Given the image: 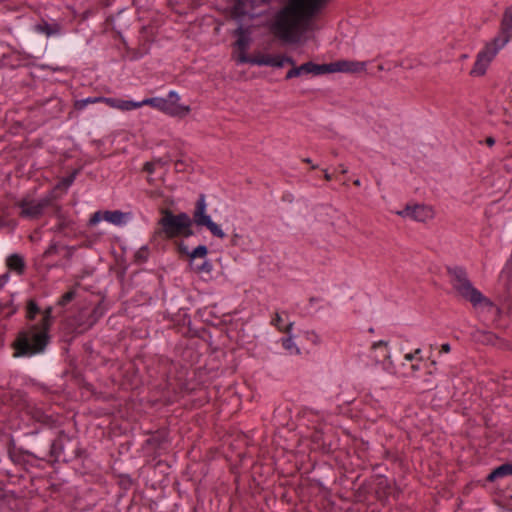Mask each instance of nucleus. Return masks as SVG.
<instances>
[{"label":"nucleus","instance_id":"f257e3e1","mask_svg":"<svg viewBox=\"0 0 512 512\" xmlns=\"http://www.w3.org/2000/svg\"><path fill=\"white\" fill-rule=\"evenodd\" d=\"M324 0H289L275 15L272 30L279 39L294 43L310 28Z\"/></svg>","mask_w":512,"mask_h":512},{"label":"nucleus","instance_id":"f03ea898","mask_svg":"<svg viewBox=\"0 0 512 512\" xmlns=\"http://www.w3.org/2000/svg\"><path fill=\"white\" fill-rule=\"evenodd\" d=\"M53 308L47 307L38 323L21 331L13 343L14 357H33L45 351L49 343V330L53 320Z\"/></svg>","mask_w":512,"mask_h":512},{"label":"nucleus","instance_id":"7ed1b4c3","mask_svg":"<svg viewBox=\"0 0 512 512\" xmlns=\"http://www.w3.org/2000/svg\"><path fill=\"white\" fill-rule=\"evenodd\" d=\"M450 282L456 293L469 301L483 321H491L498 313L497 307L479 290L473 287L467 272L462 267L448 268Z\"/></svg>","mask_w":512,"mask_h":512},{"label":"nucleus","instance_id":"20e7f679","mask_svg":"<svg viewBox=\"0 0 512 512\" xmlns=\"http://www.w3.org/2000/svg\"><path fill=\"white\" fill-rule=\"evenodd\" d=\"M512 41V5L505 8L498 34L477 55L471 75L481 76L496 54Z\"/></svg>","mask_w":512,"mask_h":512},{"label":"nucleus","instance_id":"39448f33","mask_svg":"<svg viewBox=\"0 0 512 512\" xmlns=\"http://www.w3.org/2000/svg\"><path fill=\"white\" fill-rule=\"evenodd\" d=\"M0 405H21V409L33 421L49 427L56 423L54 414L50 411V409H46L44 404L26 401L22 398L21 394L13 393L11 390L4 387H0Z\"/></svg>","mask_w":512,"mask_h":512},{"label":"nucleus","instance_id":"423d86ee","mask_svg":"<svg viewBox=\"0 0 512 512\" xmlns=\"http://www.w3.org/2000/svg\"><path fill=\"white\" fill-rule=\"evenodd\" d=\"M155 234L165 239L188 238L193 235L192 220L186 213L174 214L164 210Z\"/></svg>","mask_w":512,"mask_h":512},{"label":"nucleus","instance_id":"0eeeda50","mask_svg":"<svg viewBox=\"0 0 512 512\" xmlns=\"http://www.w3.org/2000/svg\"><path fill=\"white\" fill-rule=\"evenodd\" d=\"M191 220L192 223L194 222L198 227L207 228L213 236L221 239L225 237V233L221 227L214 223L210 215L207 214V203L204 195H200L196 201L193 218Z\"/></svg>","mask_w":512,"mask_h":512},{"label":"nucleus","instance_id":"6e6552de","mask_svg":"<svg viewBox=\"0 0 512 512\" xmlns=\"http://www.w3.org/2000/svg\"><path fill=\"white\" fill-rule=\"evenodd\" d=\"M370 358L380 364L382 369L389 374H396V367L391 360L390 350L386 341L374 342L370 349Z\"/></svg>","mask_w":512,"mask_h":512},{"label":"nucleus","instance_id":"1a4fd4ad","mask_svg":"<svg viewBox=\"0 0 512 512\" xmlns=\"http://www.w3.org/2000/svg\"><path fill=\"white\" fill-rule=\"evenodd\" d=\"M48 199L35 200L32 198H23L18 203L19 215L27 219H36L40 217L44 209L48 206Z\"/></svg>","mask_w":512,"mask_h":512},{"label":"nucleus","instance_id":"9d476101","mask_svg":"<svg viewBox=\"0 0 512 512\" xmlns=\"http://www.w3.org/2000/svg\"><path fill=\"white\" fill-rule=\"evenodd\" d=\"M403 218H410L417 222H426L434 217V210L431 206L425 204H408L402 210L395 212Z\"/></svg>","mask_w":512,"mask_h":512},{"label":"nucleus","instance_id":"9b49d317","mask_svg":"<svg viewBox=\"0 0 512 512\" xmlns=\"http://www.w3.org/2000/svg\"><path fill=\"white\" fill-rule=\"evenodd\" d=\"M8 456L14 464L20 465L25 469L38 467V462L41 460L32 452L18 448L13 443L8 447Z\"/></svg>","mask_w":512,"mask_h":512},{"label":"nucleus","instance_id":"f8f14e48","mask_svg":"<svg viewBox=\"0 0 512 512\" xmlns=\"http://www.w3.org/2000/svg\"><path fill=\"white\" fill-rule=\"evenodd\" d=\"M164 101L165 104L163 113L169 116L183 118L187 116L191 111L189 106L179 103L180 95L174 90H171L168 93Z\"/></svg>","mask_w":512,"mask_h":512},{"label":"nucleus","instance_id":"ddd939ff","mask_svg":"<svg viewBox=\"0 0 512 512\" xmlns=\"http://www.w3.org/2000/svg\"><path fill=\"white\" fill-rule=\"evenodd\" d=\"M285 64L294 65V59L284 55H272L262 52L255 53L252 59V65L270 66L281 68Z\"/></svg>","mask_w":512,"mask_h":512},{"label":"nucleus","instance_id":"4468645a","mask_svg":"<svg viewBox=\"0 0 512 512\" xmlns=\"http://www.w3.org/2000/svg\"><path fill=\"white\" fill-rule=\"evenodd\" d=\"M365 69V63L359 61L339 60L329 64H324V74L326 73H357Z\"/></svg>","mask_w":512,"mask_h":512},{"label":"nucleus","instance_id":"2eb2a0df","mask_svg":"<svg viewBox=\"0 0 512 512\" xmlns=\"http://www.w3.org/2000/svg\"><path fill=\"white\" fill-rule=\"evenodd\" d=\"M292 66L293 67L286 74V79H292L307 74H324V64H315L313 62H307L300 66H295V64Z\"/></svg>","mask_w":512,"mask_h":512},{"label":"nucleus","instance_id":"dca6fc26","mask_svg":"<svg viewBox=\"0 0 512 512\" xmlns=\"http://www.w3.org/2000/svg\"><path fill=\"white\" fill-rule=\"evenodd\" d=\"M124 214L121 211H96L89 219V226H96L101 221H107L114 225H120L123 222Z\"/></svg>","mask_w":512,"mask_h":512},{"label":"nucleus","instance_id":"f3484780","mask_svg":"<svg viewBox=\"0 0 512 512\" xmlns=\"http://www.w3.org/2000/svg\"><path fill=\"white\" fill-rule=\"evenodd\" d=\"M103 103H105L110 108H114L122 112L132 111L140 108L138 102L121 98L105 97V99H103Z\"/></svg>","mask_w":512,"mask_h":512},{"label":"nucleus","instance_id":"a211bd4d","mask_svg":"<svg viewBox=\"0 0 512 512\" xmlns=\"http://www.w3.org/2000/svg\"><path fill=\"white\" fill-rule=\"evenodd\" d=\"M6 265L9 270L22 275L25 272L26 264L24 258L19 254H11L6 259Z\"/></svg>","mask_w":512,"mask_h":512},{"label":"nucleus","instance_id":"6ab92c4d","mask_svg":"<svg viewBox=\"0 0 512 512\" xmlns=\"http://www.w3.org/2000/svg\"><path fill=\"white\" fill-rule=\"evenodd\" d=\"M36 31L46 35L47 37L62 35V28L57 23L49 24L47 22H44V23L38 24L36 26Z\"/></svg>","mask_w":512,"mask_h":512},{"label":"nucleus","instance_id":"aec40b11","mask_svg":"<svg viewBox=\"0 0 512 512\" xmlns=\"http://www.w3.org/2000/svg\"><path fill=\"white\" fill-rule=\"evenodd\" d=\"M512 476V462L504 463L495 468L487 477L488 481H495L498 478Z\"/></svg>","mask_w":512,"mask_h":512},{"label":"nucleus","instance_id":"412c9836","mask_svg":"<svg viewBox=\"0 0 512 512\" xmlns=\"http://www.w3.org/2000/svg\"><path fill=\"white\" fill-rule=\"evenodd\" d=\"M235 34L237 35V40L235 42L237 51H247L251 42L249 34L242 28H238L235 31Z\"/></svg>","mask_w":512,"mask_h":512},{"label":"nucleus","instance_id":"4be33fe9","mask_svg":"<svg viewBox=\"0 0 512 512\" xmlns=\"http://www.w3.org/2000/svg\"><path fill=\"white\" fill-rule=\"evenodd\" d=\"M165 98L162 97H153V98H146L142 101H139L138 104L140 105V108L143 106H150L152 108H155L161 112H163L164 109V101Z\"/></svg>","mask_w":512,"mask_h":512},{"label":"nucleus","instance_id":"5701e85b","mask_svg":"<svg viewBox=\"0 0 512 512\" xmlns=\"http://www.w3.org/2000/svg\"><path fill=\"white\" fill-rule=\"evenodd\" d=\"M282 322H283V319H282L281 314L276 313L272 317L270 323H271L272 326L276 327L280 332H284V333L289 335L291 330H292V328H293L294 323L293 322H289L287 325L283 326Z\"/></svg>","mask_w":512,"mask_h":512},{"label":"nucleus","instance_id":"b1692460","mask_svg":"<svg viewBox=\"0 0 512 512\" xmlns=\"http://www.w3.org/2000/svg\"><path fill=\"white\" fill-rule=\"evenodd\" d=\"M282 347L287 351L290 355H298L300 353V349L294 342L293 338L289 335L287 337H283L280 339Z\"/></svg>","mask_w":512,"mask_h":512},{"label":"nucleus","instance_id":"393cba45","mask_svg":"<svg viewBox=\"0 0 512 512\" xmlns=\"http://www.w3.org/2000/svg\"><path fill=\"white\" fill-rule=\"evenodd\" d=\"M64 450V445L61 437H57L54 439L50 446V456L54 458V460H58Z\"/></svg>","mask_w":512,"mask_h":512},{"label":"nucleus","instance_id":"a878e982","mask_svg":"<svg viewBox=\"0 0 512 512\" xmlns=\"http://www.w3.org/2000/svg\"><path fill=\"white\" fill-rule=\"evenodd\" d=\"M421 362L422 361H413L409 364L402 363V367L405 369L403 372L404 376L413 377L416 375V373L421 369Z\"/></svg>","mask_w":512,"mask_h":512},{"label":"nucleus","instance_id":"bb28decb","mask_svg":"<svg viewBox=\"0 0 512 512\" xmlns=\"http://www.w3.org/2000/svg\"><path fill=\"white\" fill-rule=\"evenodd\" d=\"M77 288L73 287L66 293H64L61 298L58 300V305L61 307H65L67 304H69L72 300L76 297Z\"/></svg>","mask_w":512,"mask_h":512},{"label":"nucleus","instance_id":"cd10ccee","mask_svg":"<svg viewBox=\"0 0 512 512\" xmlns=\"http://www.w3.org/2000/svg\"><path fill=\"white\" fill-rule=\"evenodd\" d=\"M40 313V308L38 305L33 301L29 300L27 303V309H26V317L28 320L33 321L35 320L36 316Z\"/></svg>","mask_w":512,"mask_h":512},{"label":"nucleus","instance_id":"c85d7f7f","mask_svg":"<svg viewBox=\"0 0 512 512\" xmlns=\"http://www.w3.org/2000/svg\"><path fill=\"white\" fill-rule=\"evenodd\" d=\"M190 266L197 273H210L212 270V265L207 260H204L201 264L190 262Z\"/></svg>","mask_w":512,"mask_h":512},{"label":"nucleus","instance_id":"c756f323","mask_svg":"<svg viewBox=\"0 0 512 512\" xmlns=\"http://www.w3.org/2000/svg\"><path fill=\"white\" fill-rule=\"evenodd\" d=\"M208 253V249L206 246L204 245H199L198 247H196L190 254H189V258L191 260V262H194L195 259L197 258H205V256L207 255Z\"/></svg>","mask_w":512,"mask_h":512},{"label":"nucleus","instance_id":"7c9ffc66","mask_svg":"<svg viewBox=\"0 0 512 512\" xmlns=\"http://www.w3.org/2000/svg\"><path fill=\"white\" fill-rule=\"evenodd\" d=\"M149 256V250L147 247H141L134 255L135 262L141 264L147 261Z\"/></svg>","mask_w":512,"mask_h":512},{"label":"nucleus","instance_id":"2f4dec72","mask_svg":"<svg viewBox=\"0 0 512 512\" xmlns=\"http://www.w3.org/2000/svg\"><path fill=\"white\" fill-rule=\"evenodd\" d=\"M69 222L67 219L63 217H59L58 223L53 227L55 232L64 233L65 229L68 227Z\"/></svg>","mask_w":512,"mask_h":512},{"label":"nucleus","instance_id":"473e14b6","mask_svg":"<svg viewBox=\"0 0 512 512\" xmlns=\"http://www.w3.org/2000/svg\"><path fill=\"white\" fill-rule=\"evenodd\" d=\"M78 171L75 170L74 172H72L70 175H68L67 177H64L62 180H61V186L63 188H68L72 185V183L74 182L75 178H76V175H77Z\"/></svg>","mask_w":512,"mask_h":512},{"label":"nucleus","instance_id":"72a5a7b5","mask_svg":"<svg viewBox=\"0 0 512 512\" xmlns=\"http://www.w3.org/2000/svg\"><path fill=\"white\" fill-rule=\"evenodd\" d=\"M101 316H102V312H101L100 308L99 307L94 308L93 311L91 312L88 325L89 326L94 325Z\"/></svg>","mask_w":512,"mask_h":512},{"label":"nucleus","instance_id":"f704fd0d","mask_svg":"<svg viewBox=\"0 0 512 512\" xmlns=\"http://www.w3.org/2000/svg\"><path fill=\"white\" fill-rule=\"evenodd\" d=\"M237 61L239 63H249L252 64L253 56H248L246 51H238Z\"/></svg>","mask_w":512,"mask_h":512},{"label":"nucleus","instance_id":"c9c22d12","mask_svg":"<svg viewBox=\"0 0 512 512\" xmlns=\"http://www.w3.org/2000/svg\"><path fill=\"white\" fill-rule=\"evenodd\" d=\"M155 169H156V162H153V161L146 162L143 167V170L145 172H147L148 174L154 173Z\"/></svg>","mask_w":512,"mask_h":512},{"label":"nucleus","instance_id":"e433bc0d","mask_svg":"<svg viewBox=\"0 0 512 512\" xmlns=\"http://www.w3.org/2000/svg\"><path fill=\"white\" fill-rule=\"evenodd\" d=\"M88 106L87 102H85V99L77 100L74 103V108L76 110L82 111Z\"/></svg>","mask_w":512,"mask_h":512},{"label":"nucleus","instance_id":"4c0bfd02","mask_svg":"<svg viewBox=\"0 0 512 512\" xmlns=\"http://www.w3.org/2000/svg\"><path fill=\"white\" fill-rule=\"evenodd\" d=\"M103 99H105V97H88V98H85V102H87V104H94V103H103Z\"/></svg>","mask_w":512,"mask_h":512},{"label":"nucleus","instance_id":"58836bf2","mask_svg":"<svg viewBox=\"0 0 512 512\" xmlns=\"http://www.w3.org/2000/svg\"><path fill=\"white\" fill-rule=\"evenodd\" d=\"M413 355L416 361H423L422 350L420 348L415 349Z\"/></svg>","mask_w":512,"mask_h":512},{"label":"nucleus","instance_id":"ea45409f","mask_svg":"<svg viewBox=\"0 0 512 512\" xmlns=\"http://www.w3.org/2000/svg\"><path fill=\"white\" fill-rule=\"evenodd\" d=\"M404 361H405L404 363H407V364H409L410 362L416 361L415 357L413 355V352L406 353L404 355Z\"/></svg>","mask_w":512,"mask_h":512},{"label":"nucleus","instance_id":"a19ab883","mask_svg":"<svg viewBox=\"0 0 512 512\" xmlns=\"http://www.w3.org/2000/svg\"><path fill=\"white\" fill-rule=\"evenodd\" d=\"M178 250H179V253H180V254H182V255H187V256H189V254L191 253V252H189L188 247H186V246H185V245H183V244H180V245H179Z\"/></svg>","mask_w":512,"mask_h":512},{"label":"nucleus","instance_id":"79ce46f5","mask_svg":"<svg viewBox=\"0 0 512 512\" xmlns=\"http://www.w3.org/2000/svg\"><path fill=\"white\" fill-rule=\"evenodd\" d=\"M451 351V346L448 343H444L440 347V353H449Z\"/></svg>","mask_w":512,"mask_h":512},{"label":"nucleus","instance_id":"37998d69","mask_svg":"<svg viewBox=\"0 0 512 512\" xmlns=\"http://www.w3.org/2000/svg\"><path fill=\"white\" fill-rule=\"evenodd\" d=\"M184 166H185V165H184L183 161H177V162L175 163V169H176L177 171H183V170H184Z\"/></svg>","mask_w":512,"mask_h":512},{"label":"nucleus","instance_id":"c03bdc74","mask_svg":"<svg viewBox=\"0 0 512 512\" xmlns=\"http://www.w3.org/2000/svg\"><path fill=\"white\" fill-rule=\"evenodd\" d=\"M485 143L491 147L495 144V139L493 137H487Z\"/></svg>","mask_w":512,"mask_h":512},{"label":"nucleus","instance_id":"a18cd8bd","mask_svg":"<svg viewBox=\"0 0 512 512\" xmlns=\"http://www.w3.org/2000/svg\"><path fill=\"white\" fill-rule=\"evenodd\" d=\"M153 162H156V167L158 166H164L166 164V161H164L163 159L161 158H158V159H155L153 160Z\"/></svg>","mask_w":512,"mask_h":512},{"label":"nucleus","instance_id":"49530a36","mask_svg":"<svg viewBox=\"0 0 512 512\" xmlns=\"http://www.w3.org/2000/svg\"><path fill=\"white\" fill-rule=\"evenodd\" d=\"M324 179L326 181H330L332 179V175L328 173L327 171H324Z\"/></svg>","mask_w":512,"mask_h":512},{"label":"nucleus","instance_id":"de8ad7c7","mask_svg":"<svg viewBox=\"0 0 512 512\" xmlns=\"http://www.w3.org/2000/svg\"><path fill=\"white\" fill-rule=\"evenodd\" d=\"M337 171H339L340 173L342 174H345L347 173V169L343 166V165H340L337 169Z\"/></svg>","mask_w":512,"mask_h":512},{"label":"nucleus","instance_id":"09e8293b","mask_svg":"<svg viewBox=\"0 0 512 512\" xmlns=\"http://www.w3.org/2000/svg\"><path fill=\"white\" fill-rule=\"evenodd\" d=\"M7 279H8V276H7V275H5V276H3V277H0V287L4 284V282H6V281H7Z\"/></svg>","mask_w":512,"mask_h":512},{"label":"nucleus","instance_id":"8fccbe9b","mask_svg":"<svg viewBox=\"0 0 512 512\" xmlns=\"http://www.w3.org/2000/svg\"><path fill=\"white\" fill-rule=\"evenodd\" d=\"M316 441L320 440V436L318 435V432H316V435L314 436Z\"/></svg>","mask_w":512,"mask_h":512},{"label":"nucleus","instance_id":"3c124183","mask_svg":"<svg viewBox=\"0 0 512 512\" xmlns=\"http://www.w3.org/2000/svg\"><path fill=\"white\" fill-rule=\"evenodd\" d=\"M52 252V249H48L44 254L47 256Z\"/></svg>","mask_w":512,"mask_h":512},{"label":"nucleus","instance_id":"603ef678","mask_svg":"<svg viewBox=\"0 0 512 512\" xmlns=\"http://www.w3.org/2000/svg\"><path fill=\"white\" fill-rule=\"evenodd\" d=\"M305 163H311V160L309 158H306L303 160Z\"/></svg>","mask_w":512,"mask_h":512},{"label":"nucleus","instance_id":"864d4df0","mask_svg":"<svg viewBox=\"0 0 512 512\" xmlns=\"http://www.w3.org/2000/svg\"><path fill=\"white\" fill-rule=\"evenodd\" d=\"M430 365H431V366H435V365H436V361L432 360V361L430 362Z\"/></svg>","mask_w":512,"mask_h":512},{"label":"nucleus","instance_id":"5fc2aeb1","mask_svg":"<svg viewBox=\"0 0 512 512\" xmlns=\"http://www.w3.org/2000/svg\"><path fill=\"white\" fill-rule=\"evenodd\" d=\"M354 184H355V185H357V186H359V185H360V181H359V180H356V181L354 182Z\"/></svg>","mask_w":512,"mask_h":512},{"label":"nucleus","instance_id":"6e6d98bb","mask_svg":"<svg viewBox=\"0 0 512 512\" xmlns=\"http://www.w3.org/2000/svg\"><path fill=\"white\" fill-rule=\"evenodd\" d=\"M270 1L271 0H261V2L266 3V4L269 3Z\"/></svg>","mask_w":512,"mask_h":512}]
</instances>
